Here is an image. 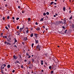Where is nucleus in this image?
I'll list each match as a JSON object with an SVG mask.
<instances>
[{"instance_id": "obj_1", "label": "nucleus", "mask_w": 74, "mask_h": 74, "mask_svg": "<svg viewBox=\"0 0 74 74\" xmlns=\"http://www.w3.org/2000/svg\"><path fill=\"white\" fill-rule=\"evenodd\" d=\"M8 42H7V41H5L4 42V43H5V44H6L7 45H11V43H10V42H11V41L10 40L9 38V39H7Z\"/></svg>"}, {"instance_id": "obj_2", "label": "nucleus", "mask_w": 74, "mask_h": 74, "mask_svg": "<svg viewBox=\"0 0 74 74\" xmlns=\"http://www.w3.org/2000/svg\"><path fill=\"white\" fill-rule=\"evenodd\" d=\"M41 47V46H40V45H39V44H38V46H36V48L38 49L39 51H40V50Z\"/></svg>"}, {"instance_id": "obj_3", "label": "nucleus", "mask_w": 74, "mask_h": 74, "mask_svg": "<svg viewBox=\"0 0 74 74\" xmlns=\"http://www.w3.org/2000/svg\"><path fill=\"white\" fill-rule=\"evenodd\" d=\"M1 73H3V74H4V70H3V65H2V66H1Z\"/></svg>"}, {"instance_id": "obj_4", "label": "nucleus", "mask_w": 74, "mask_h": 74, "mask_svg": "<svg viewBox=\"0 0 74 74\" xmlns=\"http://www.w3.org/2000/svg\"><path fill=\"white\" fill-rule=\"evenodd\" d=\"M64 20V25H66V20L65 19V18H64L63 19Z\"/></svg>"}, {"instance_id": "obj_5", "label": "nucleus", "mask_w": 74, "mask_h": 74, "mask_svg": "<svg viewBox=\"0 0 74 74\" xmlns=\"http://www.w3.org/2000/svg\"><path fill=\"white\" fill-rule=\"evenodd\" d=\"M34 36H35V37H36V39H37V37H38V34H34Z\"/></svg>"}, {"instance_id": "obj_6", "label": "nucleus", "mask_w": 74, "mask_h": 74, "mask_svg": "<svg viewBox=\"0 0 74 74\" xmlns=\"http://www.w3.org/2000/svg\"><path fill=\"white\" fill-rule=\"evenodd\" d=\"M23 40H25V41H26V40H28V39L27 38V37H25L24 38Z\"/></svg>"}, {"instance_id": "obj_7", "label": "nucleus", "mask_w": 74, "mask_h": 74, "mask_svg": "<svg viewBox=\"0 0 74 74\" xmlns=\"http://www.w3.org/2000/svg\"><path fill=\"white\" fill-rule=\"evenodd\" d=\"M23 28H21L20 29H19V32H21V31H22V30H23Z\"/></svg>"}, {"instance_id": "obj_8", "label": "nucleus", "mask_w": 74, "mask_h": 74, "mask_svg": "<svg viewBox=\"0 0 74 74\" xmlns=\"http://www.w3.org/2000/svg\"><path fill=\"white\" fill-rule=\"evenodd\" d=\"M13 58L14 60H16L17 58V57H16L15 56H13Z\"/></svg>"}, {"instance_id": "obj_9", "label": "nucleus", "mask_w": 74, "mask_h": 74, "mask_svg": "<svg viewBox=\"0 0 74 74\" xmlns=\"http://www.w3.org/2000/svg\"><path fill=\"white\" fill-rule=\"evenodd\" d=\"M35 43L36 44L37 43H38V40H35Z\"/></svg>"}, {"instance_id": "obj_10", "label": "nucleus", "mask_w": 74, "mask_h": 74, "mask_svg": "<svg viewBox=\"0 0 74 74\" xmlns=\"http://www.w3.org/2000/svg\"><path fill=\"white\" fill-rule=\"evenodd\" d=\"M40 61L41 62V64L42 65H43V60H41Z\"/></svg>"}, {"instance_id": "obj_11", "label": "nucleus", "mask_w": 74, "mask_h": 74, "mask_svg": "<svg viewBox=\"0 0 74 74\" xmlns=\"http://www.w3.org/2000/svg\"><path fill=\"white\" fill-rule=\"evenodd\" d=\"M36 29L37 31H39L40 29V28H39V27H38Z\"/></svg>"}, {"instance_id": "obj_12", "label": "nucleus", "mask_w": 74, "mask_h": 74, "mask_svg": "<svg viewBox=\"0 0 74 74\" xmlns=\"http://www.w3.org/2000/svg\"><path fill=\"white\" fill-rule=\"evenodd\" d=\"M53 3H54V1H52L50 3V5H52V4H53Z\"/></svg>"}, {"instance_id": "obj_13", "label": "nucleus", "mask_w": 74, "mask_h": 74, "mask_svg": "<svg viewBox=\"0 0 74 74\" xmlns=\"http://www.w3.org/2000/svg\"><path fill=\"white\" fill-rule=\"evenodd\" d=\"M63 10L64 11H66V8L65 7H64L63 8Z\"/></svg>"}, {"instance_id": "obj_14", "label": "nucleus", "mask_w": 74, "mask_h": 74, "mask_svg": "<svg viewBox=\"0 0 74 74\" xmlns=\"http://www.w3.org/2000/svg\"><path fill=\"white\" fill-rule=\"evenodd\" d=\"M2 66H4V67L6 66V64H2Z\"/></svg>"}, {"instance_id": "obj_15", "label": "nucleus", "mask_w": 74, "mask_h": 74, "mask_svg": "<svg viewBox=\"0 0 74 74\" xmlns=\"http://www.w3.org/2000/svg\"><path fill=\"white\" fill-rule=\"evenodd\" d=\"M17 40L16 39V38H14V43H16V42H17Z\"/></svg>"}, {"instance_id": "obj_16", "label": "nucleus", "mask_w": 74, "mask_h": 74, "mask_svg": "<svg viewBox=\"0 0 74 74\" xmlns=\"http://www.w3.org/2000/svg\"><path fill=\"white\" fill-rule=\"evenodd\" d=\"M7 67H8V68H10V65H9V64L8 65Z\"/></svg>"}, {"instance_id": "obj_17", "label": "nucleus", "mask_w": 74, "mask_h": 74, "mask_svg": "<svg viewBox=\"0 0 74 74\" xmlns=\"http://www.w3.org/2000/svg\"><path fill=\"white\" fill-rule=\"evenodd\" d=\"M32 62H34L35 60L34 59H33V58H32Z\"/></svg>"}, {"instance_id": "obj_18", "label": "nucleus", "mask_w": 74, "mask_h": 74, "mask_svg": "<svg viewBox=\"0 0 74 74\" xmlns=\"http://www.w3.org/2000/svg\"><path fill=\"white\" fill-rule=\"evenodd\" d=\"M33 35H34L33 34H31L30 35V37H33Z\"/></svg>"}, {"instance_id": "obj_19", "label": "nucleus", "mask_w": 74, "mask_h": 74, "mask_svg": "<svg viewBox=\"0 0 74 74\" xmlns=\"http://www.w3.org/2000/svg\"><path fill=\"white\" fill-rule=\"evenodd\" d=\"M72 17H73V16H71V17H69V20H71V19H72Z\"/></svg>"}, {"instance_id": "obj_20", "label": "nucleus", "mask_w": 74, "mask_h": 74, "mask_svg": "<svg viewBox=\"0 0 74 74\" xmlns=\"http://www.w3.org/2000/svg\"><path fill=\"white\" fill-rule=\"evenodd\" d=\"M72 27L73 28H74V24H72Z\"/></svg>"}, {"instance_id": "obj_21", "label": "nucleus", "mask_w": 74, "mask_h": 74, "mask_svg": "<svg viewBox=\"0 0 74 74\" xmlns=\"http://www.w3.org/2000/svg\"><path fill=\"white\" fill-rule=\"evenodd\" d=\"M44 20L43 18H41V20H40V21H43Z\"/></svg>"}, {"instance_id": "obj_22", "label": "nucleus", "mask_w": 74, "mask_h": 74, "mask_svg": "<svg viewBox=\"0 0 74 74\" xmlns=\"http://www.w3.org/2000/svg\"><path fill=\"white\" fill-rule=\"evenodd\" d=\"M19 17H16V20H19Z\"/></svg>"}, {"instance_id": "obj_23", "label": "nucleus", "mask_w": 74, "mask_h": 74, "mask_svg": "<svg viewBox=\"0 0 74 74\" xmlns=\"http://www.w3.org/2000/svg\"><path fill=\"white\" fill-rule=\"evenodd\" d=\"M34 43H32V48L33 47V46H34Z\"/></svg>"}, {"instance_id": "obj_24", "label": "nucleus", "mask_w": 74, "mask_h": 74, "mask_svg": "<svg viewBox=\"0 0 74 74\" xmlns=\"http://www.w3.org/2000/svg\"><path fill=\"white\" fill-rule=\"evenodd\" d=\"M21 68H23V65H22L21 66Z\"/></svg>"}, {"instance_id": "obj_25", "label": "nucleus", "mask_w": 74, "mask_h": 74, "mask_svg": "<svg viewBox=\"0 0 74 74\" xmlns=\"http://www.w3.org/2000/svg\"><path fill=\"white\" fill-rule=\"evenodd\" d=\"M19 28V26H17V29H18Z\"/></svg>"}, {"instance_id": "obj_26", "label": "nucleus", "mask_w": 74, "mask_h": 74, "mask_svg": "<svg viewBox=\"0 0 74 74\" xmlns=\"http://www.w3.org/2000/svg\"><path fill=\"white\" fill-rule=\"evenodd\" d=\"M52 68L51 66V65L49 66V69H51Z\"/></svg>"}, {"instance_id": "obj_27", "label": "nucleus", "mask_w": 74, "mask_h": 74, "mask_svg": "<svg viewBox=\"0 0 74 74\" xmlns=\"http://www.w3.org/2000/svg\"><path fill=\"white\" fill-rule=\"evenodd\" d=\"M46 13H43V15L44 16H46Z\"/></svg>"}, {"instance_id": "obj_28", "label": "nucleus", "mask_w": 74, "mask_h": 74, "mask_svg": "<svg viewBox=\"0 0 74 74\" xmlns=\"http://www.w3.org/2000/svg\"><path fill=\"white\" fill-rule=\"evenodd\" d=\"M30 20H31L30 18H28V21H30Z\"/></svg>"}, {"instance_id": "obj_29", "label": "nucleus", "mask_w": 74, "mask_h": 74, "mask_svg": "<svg viewBox=\"0 0 74 74\" xmlns=\"http://www.w3.org/2000/svg\"><path fill=\"white\" fill-rule=\"evenodd\" d=\"M31 62V61H29V62H28V64H30Z\"/></svg>"}, {"instance_id": "obj_30", "label": "nucleus", "mask_w": 74, "mask_h": 74, "mask_svg": "<svg viewBox=\"0 0 74 74\" xmlns=\"http://www.w3.org/2000/svg\"><path fill=\"white\" fill-rule=\"evenodd\" d=\"M31 56H29H29L28 57V58H31Z\"/></svg>"}, {"instance_id": "obj_31", "label": "nucleus", "mask_w": 74, "mask_h": 74, "mask_svg": "<svg viewBox=\"0 0 74 74\" xmlns=\"http://www.w3.org/2000/svg\"><path fill=\"white\" fill-rule=\"evenodd\" d=\"M46 14L47 15H49V12H47Z\"/></svg>"}, {"instance_id": "obj_32", "label": "nucleus", "mask_w": 74, "mask_h": 74, "mask_svg": "<svg viewBox=\"0 0 74 74\" xmlns=\"http://www.w3.org/2000/svg\"><path fill=\"white\" fill-rule=\"evenodd\" d=\"M28 32H29V31H28V30L27 29L26 31V33H27V34H28Z\"/></svg>"}, {"instance_id": "obj_33", "label": "nucleus", "mask_w": 74, "mask_h": 74, "mask_svg": "<svg viewBox=\"0 0 74 74\" xmlns=\"http://www.w3.org/2000/svg\"><path fill=\"white\" fill-rule=\"evenodd\" d=\"M7 19H10V16H8L7 17Z\"/></svg>"}, {"instance_id": "obj_34", "label": "nucleus", "mask_w": 74, "mask_h": 74, "mask_svg": "<svg viewBox=\"0 0 74 74\" xmlns=\"http://www.w3.org/2000/svg\"><path fill=\"white\" fill-rule=\"evenodd\" d=\"M16 62H17V63H19V64H20V62H19V61H18V60L16 61Z\"/></svg>"}, {"instance_id": "obj_35", "label": "nucleus", "mask_w": 74, "mask_h": 74, "mask_svg": "<svg viewBox=\"0 0 74 74\" xmlns=\"http://www.w3.org/2000/svg\"><path fill=\"white\" fill-rule=\"evenodd\" d=\"M66 31H67V29H66L65 31H64V33H66Z\"/></svg>"}, {"instance_id": "obj_36", "label": "nucleus", "mask_w": 74, "mask_h": 74, "mask_svg": "<svg viewBox=\"0 0 74 74\" xmlns=\"http://www.w3.org/2000/svg\"><path fill=\"white\" fill-rule=\"evenodd\" d=\"M5 28H6V29H8V28L7 27H5Z\"/></svg>"}, {"instance_id": "obj_37", "label": "nucleus", "mask_w": 74, "mask_h": 74, "mask_svg": "<svg viewBox=\"0 0 74 74\" xmlns=\"http://www.w3.org/2000/svg\"><path fill=\"white\" fill-rule=\"evenodd\" d=\"M26 55L27 56H29V54H28V53H26Z\"/></svg>"}, {"instance_id": "obj_38", "label": "nucleus", "mask_w": 74, "mask_h": 74, "mask_svg": "<svg viewBox=\"0 0 74 74\" xmlns=\"http://www.w3.org/2000/svg\"><path fill=\"white\" fill-rule=\"evenodd\" d=\"M15 71V70L14 69H13V70L12 71V72L14 73V72Z\"/></svg>"}, {"instance_id": "obj_39", "label": "nucleus", "mask_w": 74, "mask_h": 74, "mask_svg": "<svg viewBox=\"0 0 74 74\" xmlns=\"http://www.w3.org/2000/svg\"><path fill=\"white\" fill-rule=\"evenodd\" d=\"M51 73H53V71H51Z\"/></svg>"}, {"instance_id": "obj_40", "label": "nucleus", "mask_w": 74, "mask_h": 74, "mask_svg": "<svg viewBox=\"0 0 74 74\" xmlns=\"http://www.w3.org/2000/svg\"><path fill=\"white\" fill-rule=\"evenodd\" d=\"M62 28L64 29H65V27H64V26H63V27H62Z\"/></svg>"}, {"instance_id": "obj_41", "label": "nucleus", "mask_w": 74, "mask_h": 74, "mask_svg": "<svg viewBox=\"0 0 74 74\" xmlns=\"http://www.w3.org/2000/svg\"><path fill=\"white\" fill-rule=\"evenodd\" d=\"M9 40H10L11 41V40H12V39L11 38H9Z\"/></svg>"}, {"instance_id": "obj_42", "label": "nucleus", "mask_w": 74, "mask_h": 74, "mask_svg": "<svg viewBox=\"0 0 74 74\" xmlns=\"http://www.w3.org/2000/svg\"><path fill=\"white\" fill-rule=\"evenodd\" d=\"M12 18L13 20H14V19H15V18H14V17H12Z\"/></svg>"}, {"instance_id": "obj_43", "label": "nucleus", "mask_w": 74, "mask_h": 74, "mask_svg": "<svg viewBox=\"0 0 74 74\" xmlns=\"http://www.w3.org/2000/svg\"><path fill=\"white\" fill-rule=\"evenodd\" d=\"M8 27L9 28H10V25H8Z\"/></svg>"}, {"instance_id": "obj_44", "label": "nucleus", "mask_w": 74, "mask_h": 74, "mask_svg": "<svg viewBox=\"0 0 74 74\" xmlns=\"http://www.w3.org/2000/svg\"><path fill=\"white\" fill-rule=\"evenodd\" d=\"M5 17H3V20H5Z\"/></svg>"}, {"instance_id": "obj_45", "label": "nucleus", "mask_w": 74, "mask_h": 74, "mask_svg": "<svg viewBox=\"0 0 74 74\" xmlns=\"http://www.w3.org/2000/svg\"><path fill=\"white\" fill-rule=\"evenodd\" d=\"M5 7H7V6H8V5H7V4H6L5 5Z\"/></svg>"}, {"instance_id": "obj_46", "label": "nucleus", "mask_w": 74, "mask_h": 74, "mask_svg": "<svg viewBox=\"0 0 74 74\" xmlns=\"http://www.w3.org/2000/svg\"><path fill=\"white\" fill-rule=\"evenodd\" d=\"M59 23H62V21H59Z\"/></svg>"}, {"instance_id": "obj_47", "label": "nucleus", "mask_w": 74, "mask_h": 74, "mask_svg": "<svg viewBox=\"0 0 74 74\" xmlns=\"http://www.w3.org/2000/svg\"><path fill=\"white\" fill-rule=\"evenodd\" d=\"M5 39H6L7 38V36H5Z\"/></svg>"}, {"instance_id": "obj_48", "label": "nucleus", "mask_w": 74, "mask_h": 74, "mask_svg": "<svg viewBox=\"0 0 74 74\" xmlns=\"http://www.w3.org/2000/svg\"><path fill=\"white\" fill-rule=\"evenodd\" d=\"M60 34H62V31H61V32H60Z\"/></svg>"}, {"instance_id": "obj_49", "label": "nucleus", "mask_w": 74, "mask_h": 74, "mask_svg": "<svg viewBox=\"0 0 74 74\" xmlns=\"http://www.w3.org/2000/svg\"><path fill=\"white\" fill-rule=\"evenodd\" d=\"M36 25H38V24L37 22H36Z\"/></svg>"}, {"instance_id": "obj_50", "label": "nucleus", "mask_w": 74, "mask_h": 74, "mask_svg": "<svg viewBox=\"0 0 74 74\" xmlns=\"http://www.w3.org/2000/svg\"><path fill=\"white\" fill-rule=\"evenodd\" d=\"M45 55L46 57H47V54H46L45 53Z\"/></svg>"}, {"instance_id": "obj_51", "label": "nucleus", "mask_w": 74, "mask_h": 74, "mask_svg": "<svg viewBox=\"0 0 74 74\" xmlns=\"http://www.w3.org/2000/svg\"><path fill=\"white\" fill-rule=\"evenodd\" d=\"M25 11V10H23L22 12V13H24Z\"/></svg>"}, {"instance_id": "obj_52", "label": "nucleus", "mask_w": 74, "mask_h": 74, "mask_svg": "<svg viewBox=\"0 0 74 74\" xmlns=\"http://www.w3.org/2000/svg\"><path fill=\"white\" fill-rule=\"evenodd\" d=\"M27 60H24V61L25 62H27Z\"/></svg>"}, {"instance_id": "obj_53", "label": "nucleus", "mask_w": 74, "mask_h": 74, "mask_svg": "<svg viewBox=\"0 0 74 74\" xmlns=\"http://www.w3.org/2000/svg\"><path fill=\"white\" fill-rule=\"evenodd\" d=\"M18 8H20L21 7H20V6H18Z\"/></svg>"}, {"instance_id": "obj_54", "label": "nucleus", "mask_w": 74, "mask_h": 74, "mask_svg": "<svg viewBox=\"0 0 74 74\" xmlns=\"http://www.w3.org/2000/svg\"><path fill=\"white\" fill-rule=\"evenodd\" d=\"M14 47H16V48H17V47L16 46V45H14Z\"/></svg>"}, {"instance_id": "obj_55", "label": "nucleus", "mask_w": 74, "mask_h": 74, "mask_svg": "<svg viewBox=\"0 0 74 74\" xmlns=\"http://www.w3.org/2000/svg\"><path fill=\"white\" fill-rule=\"evenodd\" d=\"M29 69H31V68H32L31 67V65H30V66L29 67Z\"/></svg>"}, {"instance_id": "obj_56", "label": "nucleus", "mask_w": 74, "mask_h": 74, "mask_svg": "<svg viewBox=\"0 0 74 74\" xmlns=\"http://www.w3.org/2000/svg\"><path fill=\"white\" fill-rule=\"evenodd\" d=\"M33 29V28H31V30L32 31Z\"/></svg>"}, {"instance_id": "obj_57", "label": "nucleus", "mask_w": 74, "mask_h": 74, "mask_svg": "<svg viewBox=\"0 0 74 74\" xmlns=\"http://www.w3.org/2000/svg\"><path fill=\"white\" fill-rule=\"evenodd\" d=\"M45 64L46 65H48L47 62H45Z\"/></svg>"}, {"instance_id": "obj_58", "label": "nucleus", "mask_w": 74, "mask_h": 74, "mask_svg": "<svg viewBox=\"0 0 74 74\" xmlns=\"http://www.w3.org/2000/svg\"><path fill=\"white\" fill-rule=\"evenodd\" d=\"M43 71H44V70H43V69H42L41 70V71L42 72H43Z\"/></svg>"}, {"instance_id": "obj_59", "label": "nucleus", "mask_w": 74, "mask_h": 74, "mask_svg": "<svg viewBox=\"0 0 74 74\" xmlns=\"http://www.w3.org/2000/svg\"><path fill=\"white\" fill-rule=\"evenodd\" d=\"M54 3V4H55V5H56V4H57V3Z\"/></svg>"}, {"instance_id": "obj_60", "label": "nucleus", "mask_w": 74, "mask_h": 74, "mask_svg": "<svg viewBox=\"0 0 74 74\" xmlns=\"http://www.w3.org/2000/svg\"><path fill=\"white\" fill-rule=\"evenodd\" d=\"M3 35V33H1V36H2Z\"/></svg>"}, {"instance_id": "obj_61", "label": "nucleus", "mask_w": 74, "mask_h": 74, "mask_svg": "<svg viewBox=\"0 0 74 74\" xmlns=\"http://www.w3.org/2000/svg\"><path fill=\"white\" fill-rule=\"evenodd\" d=\"M53 16L54 17H56V15H54Z\"/></svg>"}, {"instance_id": "obj_62", "label": "nucleus", "mask_w": 74, "mask_h": 74, "mask_svg": "<svg viewBox=\"0 0 74 74\" xmlns=\"http://www.w3.org/2000/svg\"><path fill=\"white\" fill-rule=\"evenodd\" d=\"M71 10H70V11H69V13H70H70H71Z\"/></svg>"}, {"instance_id": "obj_63", "label": "nucleus", "mask_w": 74, "mask_h": 74, "mask_svg": "<svg viewBox=\"0 0 74 74\" xmlns=\"http://www.w3.org/2000/svg\"><path fill=\"white\" fill-rule=\"evenodd\" d=\"M44 67H45V68L46 67V66H45V65H44Z\"/></svg>"}, {"instance_id": "obj_64", "label": "nucleus", "mask_w": 74, "mask_h": 74, "mask_svg": "<svg viewBox=\"0 0 74 74\" xmlns=\"http://www.w3.org/2000/svg\"><path fill=\"white\" fill-rule=\"evenodd\" d=\"M54 7H55V8H56L57 6H55Z\"/></svg>"}]
</instances>
